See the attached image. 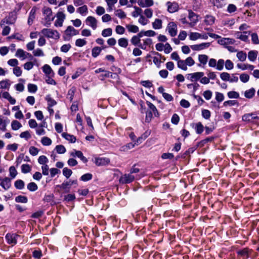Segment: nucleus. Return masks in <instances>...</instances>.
<instances>
[{
    "mask_svg": "<svg viewBox=\"0 0 259 259\" xmlns=\"http://www.w3.org/2000/svg\"><path fill=\"white\" fill-rule=\"evenodd\" d=\"M195 64V61L191 57H187L185 60H182L178 63V67L183 70L186 71L187 66H192Z\"/></svg>",
    "mask_w": 259,
    "mask_h": 259,
    "instance_id": "nucleus-1",
    "label": "nucleus"
},
{
    "mask_svg": "<svg viewBox=\"0 0 259 259\" xmlns=\"http://www.w3.org/2000/svg\"><path fill=\"white\" fill-rule=\"evenodd\" d=\"M41 33L46 37L54 39H58L60 37L59 32L51 29L44 28L41 31Z\"/></svg>",
    "mask_w": 259,
    "mask_h": 259,
    "instance_id": "nucleus-2",
    "label": "nucleus"
},
{
    "mask_svg": "<svg viewBox=\"0 0 259 259\" xmlns=\"http://www.w3.org/2000/svg\"><path fill=\"white\" fill-rule=\"evenodd\" d=\"M16 21V16L14 14L10 15L8 17L3 19L0 23V26L3 27L5 25L14 24Z\"/></svg>",
    "mask_w": 259,
    "mask_h": 259,
    "instance_id": "nucleus-3",
    "label": "nucleus"
},
{
    "mask_svg": "<svg viewBox=\"0 0 259 259\" xmlns=\"http://www.w3.org/2000/svg\"><path fill=\"white\" fill-rule=\"evenodd\" d=\"M204 73L202 72H196L192 73H189L187 75V79L192 82H196L203 76Z\"/></svg>",
    "mask_w": 259,
    "mask_h": 259,
    "instance_id": "nucleus-4",
    "label": "nucleus"
},
{
    "mask_svg": "<svg viewBox=\"0 0 259 259\" xmlns=\"http://www.w3.org/2000/svg\"><path fill=\"white\" fill-rule=\"evenodd\" d=\"M242 119L245 122H252L255 120L259 119V117L254 113H249L243 115L242 117Z\"/></svg>",
    "mask_w": 259,
    "mask_h": 259,
    "instance_id": "nucleus-5",
    "label": "nucleus"
},
{
    "mask_svg": "<svg viewBox=\"0 0 259 259\" xmlns=\"http://www.w3.org/2000/svg\"><path fill=\"white\" fill-rule=\"evenodd\" d=\"M85 21L87 25L91 27L93 30L97 29L98 21L94 17L91 16H88Z\"/></svg>",
    "mask_w": 259,
    "mask_h": 259,
    "instance_id": "nucleus-6",
    "label": "nucleus"
},
{
    "mask_svg": "<svg viewBox=\"0 0 259 259\" xmlns=\"http://www.w3.org/2000/svg\"><path fill=\"white\" fill-rule=\"evenodd\" d=\"M166 30L170 35L172 37L175 36L177 34V25L174 22H169L167 26Z\"/></svg>",
    "mask_w": 259,
    "mask_h": 259,
    "instance_id": "nucleus-7",
    "label": "nucleus"
},
{
    "mask_svg": "<svg viewBox=\"0 0 259 259\" xmlns=\"http://www.w3.org/2000/svg\"><path fill=\"white\" fill-rule=\"evenodd\" d=\"M78 34V31L71 26H68L65 31V34L67 38H69L71 36L77 35Z\"/></svg>",
    "mask_w": 259,
    "mask_h": 259,
    "instance_id": "nucleus-8",
    "label": "nucleus"
},
{
    "mask_svg": "<svg viewBox=\"0 0 259 259\" xmlns=\"http://www.w3.org/2000/svg\"><path fill=\"white\" fill-rule=\"evenodd\" d=\"M134 179L135 177L132 174H125L120 177L119 182L122 184H127L131 183Z\"/></svg>",
    "mask_w": 259,
    "mask_h": 259,
    "instance_id": "nucleus-9",
    "label": "nucleus"
},
{
    "mask_svg": "<svg viewBox=\"0 0 259 259\" xmlns=\"http://www.w3.org/2000/svg\"><path fill=\"white\" fill-rule=\"evenodd\" d=\"M210 45V42H203L198 45L191 46V48L194 51H201L208 48Z\"/></svg>",
    "mask_w": 259,
    "mask_h": 259,
    "instance_id": "nucleus-10",
    "label": "nucleus"
},
{
    "mask_svg": "<svg viewBox=\"0 0 259 259\" xmlns=\"http://www.w3.org/2000/svg\"><path fill=\"white\" fill-rule=\"evenodd\" d=\"M188 18L190 20L189 24L191 27H193L198 22V16L192 11H189Z\"/></svg>",
    "mask_w": 259,
    "mask_h": 259,
    "instance_id": "nucleus-11",
    "label": "nucleus"
},
{
    "mask_svg": "<svg viewBox=\"0 0 259 259\" xmlns=\"http://www.w3.org/2000/svg\"><path fill=\"white\" fill-rule=\"evenodd\" d=\"M250 34V32L247 31H244L243 32H236L235 33L236 38L244 41H246L248 40V36Z\"/></svg>",
    "mask_w": 259,
    "mask_h": 259,
    "instance_id": "nucleus-12",
    "label": "nucleus"
},
{
    "mask_svg": "<svg viewBox=\"0 0 259 259\" xmlns=\"http://www.w3.org/2000/svg\"><path fill=\"white\" fill-rule=\"evenodd\" d=\"M19 236L16 234H7L6 239L9 244L15 245L17 243V240Z\"/></svg>",
    "mask_w": 259,
    "mask_h": 259,
    "instance_id": "nucleus-13",
    "label": "nucleus"
},
{
    "mask_svg": "<svg viewBox=\"0 0 259 259\" xmlns=\"http://www.w3.org/2000/svg\"><path fill=\"white\" fill-rule=\"evenodd\" d=\"M218 43L223 46H228L229 45H233L235 43V41L233 38H221L218 41Z\"/></svg>",
    "mask_w": 259,
    "mask_h": 259,
    "instance_id": "nucleus-14",
    "label": "nucleus"
},
{
    "mask_svg": "<svg viewBox=\"0 0 259 259\" xmlns=\"http://www.w3.org/2000/svg\"><path fill=\"white\" fill-rule=\"evenodd\" d=\"M166 6L167 7V11L169 13H174L177 11L179 9V5L176 2H168L166 3Z\"/></svg>",
    "mask_w": 259,
    "mask_h": 259,
    "instance_id": "nucleus-15",
    "label": "nucleus"
},
{
    "mask_svg": "<svg viewBox=\"0 0 259 259\" xmlns=\"http://www.w3.org/2000/svg\"><path fill=\"white\" fill-rule=\"evenodd\" d=\"M109 162L110 159L108 158H96L95 159V163L98 166L106 165L108 164Z\"/></svg>",
    "mask_w": 259,
    "mask_h": 259,
    "instance_id": "nucleus-16",
    "label": "nucleus"
},
{
    "mask_svg": "<svg viewBox=\"0 0 259 259\" xmlns=\"http://www.w3.org/2000/svg\"><path fill=\"white\" fill-rule=\"evenodd\" d=\"M65 16L62 12H59L57 15V20L55 22V25L56 26L61 27L63 25V22L65 19Z\"/></svg>",
    "mask_w": 259,
    "mask_h": 259,
    "instance_id": "nucleus-17",
    "label": "nucleus"
},
{
    "mask_svg": "<svg viewBox=\"0 0 259 259\" xmlns=\"http://www.w3.org/2000/svg\"><path fill=\"white\" fill-rule=\"evenodd\" d=\"M70 156L72 157H77L79 158L83 162H87V159L83 155V153L80 151L73 150L70 153Z\"/></svg>",
    "mask_w": 259,
    "mask_h": 259,
    "instance_id": "nucleus-18",
    "label": "nucleus"
},
{
    "mask_svg": "<svg viewBox=\"0 0 259 259\" xmlns=\"http://www.w3.org/2000/svg\"><path fill=\"white\" fill-rule=\"evenodd\" d=\"M138 4L141 7H149L153 6V0H138Z\"/></svg>",
    "mask_w": 259,
    "mask_h": 259,
    "instance_id": "nucleus-19",
    "label": "nucleus"
},
{
    "mask_svg": "<svg viewBox=\"0 0 259 259\" xmlns=\"http://www.w3.org/2000/svg\"><path fill=\"white\" fill-rule=\"evenodd\" d=\"M0 185L5 190L8 189L11 186V180L8 178H5L1 181Z\"/></svg>",
    "mask_w": 259,
    "mask_h": 259,
    "instance_id": "nucleus-20",
    "label": "nucleus"
},
{
    "mask_svg": "<svg viewBox=\"0 0 259 259\" xmlns=\"http://www.w3.org/2000/svg\"><path fill=\"white\" fill-rule=\"evenodd\" d=\"M42 70L47 75L53 76L54 75V73L51 67L47 64L44 65L42 67Z\"/></svg>",
    "mask_w": 259,
    "mask_h": 259,
    "instance_id": "nucleus-21",
    "label": "nucleus"
},
{
    "mask_svg": "<svg viewBox=\"0 0 259 259\" xmlns=\"http://www.w3.org/2000/svg\"><path fill=\"white\" fill-rule=\"evenodd\" d=\"M36 10V9L35 8H33L29 13V16L28 19V23L29 25H31L33 22L35 18Z\"/></svg>",
    "mask_w": 259,
    "mask_h": 259,
    "instance_id": "nucleus-22",
    "label": "nucleus"
},
{
    "mask_svg": "<svg viewBox=\"0 0 259 259\" xmlns=\"http://www.w3.org/2000/svg\"><path fill=\"white\" fill-rule=\"evenodd\" d=\"M152 25L154 29H160L162 27V20L159 19H155Z\"/></svg>",
    "mask_w": 259,
    "mask_h": 259,
    "instance_id": "nucleus-23",
    "label": "nucleus"
},
{
    "mask_svg": "<svg viewBox=\"0 0 259 259\" xmlns=\"http://www.w3.org/2000/svg\"><path fill=\"white\" fill-rule=\"evenodd\" d=\"M147 104L149 108V109L151 110L150 111L152 112V113L154 114L155 116L158 117L159 116V113L156 108V107L151 102L149 101H147Z\"/></svg>",
    "mask_w": 259,
    "mask_h": 259,
    "instance_id": "nucleus-24",
    "label": "nucleus"
},
{
    "mask_svg": "<svg viewBox=\"0 0 259 259\" xmlns=\"http://www.w3.org/2000/svg\"><path fill=\"white\" fill-rule=\"evenodd\" d=\"M156 56L153 57V63L158 67H160V64L162 62L161 59L162 58L161 55L158 53H156Z\"/></svg>",
    "mask_w": 259,
    "mask_h": 259,
    "instance_id": "nucleus-25",
    "label": "nucleus"
},
{
    "mask_svg": "<svg viewBox=\"0 0 259 259\" xmlns=\"http://www.w3.org/2000/svg\"><path fill=\"white\" fill-rule=\"evenodd\" d=\"M207 25H212L215 22V18L211 15H206L204 20Z\"/></svg>",
    "mask_w": 259,
    "mask_h": 259,
    "instance_id": "nucleus-26",
    "label": "nucleus"
},
{
    "mask_svg": "<svg viewBox=\"0 0 259 259\" xmlns=\"http://www.w3.org/2000/svg\"><path fill=\"white\" fill-rule=\"evenodd\" d=\"M77 12L82 16H85L88 13V8L86 5H83L77 9Z\"/></svg>",
    "mask_w": 259,
    "mask_h": 259,
    "instance_id": "nucleus-27",
    "label": "nucleus"
},
{
    "mask_svg": "<svg viewBox=\"0 0 259 259\" xmlns=\"http://www.w3.org/2000/svg\"><path fill=\"white\" fill-rule=\"evenodd\" d=\"M62 136L71 143H74L76 141V138L74 136L67 133H63Z\"/></svg>",
    "mask_w": 259,
    "mask_h": 259,
    "instance_id": "nucleus-28",
    "label": "nucleus"
},
{
    "mask_svg": "<svg viewBox=\"0 0 259 259\" xmlns=\"http://www.w3.org/2000/svg\"><path fill=\"white\" fill-rule=\"evenodd\" d=\"M214 6L218 8H221L226 4V0H211Z\"/></svg>",
    "mask_w": 259,
    "mask_h": 259,
    "instance_id": "nucleus-29",
    "label": "nucleus"
},
{
    "mask_svg": "<svg viewBox=\"0 0 259 259\" xmlns=\"http://www.w3.org/2000/svg\"><path fill=\"white\" fill-rule=\"evenodd\" d=\"M198 60L200 64L204 65H205L208 59V57L207 55L202 54V55H199L198 57Z\"/></svg>",
    "mask_w": 259,
    "mask_h": 259,
    "instance_id": "nucleus-30",
    "label": "nucleus"
},
{
    "mask_svg": "<svg viewBox=\"0 0 259 259\" xmlns=\"http://www.w3.org/2000/svg\"><path fill=\"white\" fill-rule=\"evenodd\" d=\"M11 127L13 130L17 131L22 127V124L18 121L14 120L11 122Z\"/></svg>",
    "mask_w": 259,
    "mask_h": 259,
    "instance_id": "nucleus-31",
    "label": "nucleus"
},
{
    "mask_svg": "<svg viewBox=\"0 0 259 259\" xmlns=\"http://www.w3.org/2000/svg\"><path fill=\"white\" fill-rule=\"evenodd\" d=\"M135 145V143H130L121 147L120 150L121 151L126 152L130 149L133 148Z\"/></svg>",
    "mask_w": 259,
    "mask_h": 259,
    "instance_id": "nucleus-32",
    "label": "nucleus"
},
{
    "mask_svg": "<svg viewBox=\"0 0 259 259\" xmlns=\"http://www.w3.org/2000/svg\"><path fill=\"white\" fill-rule=\"evenodd\" d=\"M41 143L44 146H48L52 144V141L48 137H43L41 139Z\"/></svg>",
    "mask_w": 259,
    "mask_h": 259,
    "instance_id": "nucleus-33",
    "label": "nucleus"
},
{
    "mask_svg": "<svg viewBox=\"0 0 259 259\" xmlns=\"http://www.w3.org/2000/svg\"><path fill=\"white\" fill-rule=\"evenodd\" d=\"M118 45L122 48H126L128 46V40L125 38H120L118 40Z\"/></svg>",
    "mask_w": 259,
    "mask_h": 259,
    "instance_id": "nucleus-34",
    "label": "nucleus"
},
{
    "mask_svg": "<svg viewBox=\"0 0 259 259\" xmlns=\"http://www.w3.org/2000/svg\"><path fill=\"white\" fill-rule=\"evenodd\" d=\"M257 52L254 51H250L248 52V58L251 61H254L256 59Z\"/></svg>",
    "mask_w": 259,
    "mask_h": 259,
    "instance_id": "nucleus-35",
    "label": "nucleus"
},
{
    "mask_svg": "<svg viewBox=\"0 0 259 259\" xmlns=\"http://www.w3.org/2000/svg\"><path fill=\"white\" fill-rule=\"evenodd\" d=\"M126 27L130 32L137 33L139 30V27L136 25H127Z\"/></svg>",
    "mask_w": 259,
    "mask_h": 259,
    "instance_id": "nucleus-36",
    "label": "nucleus"
},
{
    "mask_svg": "<svg viewBox=\"0 0 259 259\" xmlns=\"http://www.w3.org/2000/svg\"><path fill=\"white\" fill-rule=\"evenodd\" d=\"M238 253L239 255H240L241 257H242L244 258H247L248 257V250L247 248H244L242 250H239L238 251Z\"/></svg>",
    "mask_w": 259,
    "mask_h": 259,
    "instance_id": "nucleus-37",
    "label": "nucleus"
},
{
    "mask_svg": "<svg viewBox=\"0 0 259 259\" xmlns=\"http://www.w3.org/2000/svg\"><path fill=\"white\" fill-rule=\"evenodd\" d=\"M87 42L84 38H78L75 40V46L78 47H82L87 44Z\"/></svg>",
    "mask_w": 259,
    "mask_h": 259,
    "instance_id": "nucleus-38",
    "label": "nucleus"
},
{
    "mask_svg": "<svg viewBox=\"0 0 259 259\" xmlns=\"http://www.w3.org/2000/svg\"><path fill=\"white\" fill-rule=\"evenodd\" d=\"M107 6L108 7V10L111 12L113 10V7L117 3V0H106Z\"/></svg>",
    "mask_w": 259,
    "mask_h": 259,
    "instance_id": "nucleus-39",
    "label": "nucleus"
},
{
    "mask_svg": "<svg viewBox=\"0 0 259 259\" xmlns=\"http://www.w3.org/2000/svg\"><path fill=\"white\" fill-rule=\"evenodd\" d=\"M15 56L19 58H22L24 59L26 58V52L22 49H19L17 50Z\"/></svg>",
    "mask_w": 259,
    "mask_h": 259,
    "instance_id": "nucleus-40",
    "label": "nucleus"
},
{
    "mask_svg": "<svg viewBox=\"0 0 259 259\" xmlns=\"http://www.w3.org/2000/svg\"><path fill=\"white\" fill-rule=\"evenodd\" d=\"M236 56L238 59L242 62L244 61L246 59V54L243 51L238 52Z\"/></svg>",
    "mask_w": 259,
    "mask_h": 259,
    "instance_id": "nucleus-41",
    "label": "nucleus"
},
{
    "mask_svg": "<svg viewBox=\"0 0 259 259\" xmlns=\"http://www.w3.org/2000/svg\"><path fill=\"white\" fill-rule=\"evenodd\" d=\"M255 90L253 88L247 90L245 92L244 96L246 98H251L254 95Z\"/></svg>",
    "mask_w": 259,
    "mask_h": 259,
    "instance_id": "nucleus-42",
    "label": "nucleus"
},
{
    "mask_svg": "<svg viewBox=\"0 0 259 259\" xmlns=\"http://www.w3.org/2000/svg\"><path fill=\"white\" fill-rule=\"evenodd\" d=\"M112 34V30L110 28L104 29L102 31V35L103 37L110 36Z\"/></svg>",
    "mask_w": 259,
    "mask_h": 259,
    "instance_id": "nucleus-43",
    "label": "nucleus"
},
{
    "mask_svg": "<svg viewBox=\"0 0 259 259\" xmlns=\"http://www.w3.org/2000/svg\"><path fill=\"white\" fill-rule=\"evenodd\" d=\"M15 201L17 202L26 203L28 201V199L26 196L19 195L15 198Z\"/></svg>",
    "mask_w": 259,
    "mask_h": 259,
    "instance_id": "nucleus-44",
    "label": "nucleus"
},
{
    "mask_svg": "<svg viewBox=\"0 0 259 259\" xmlns=\"http://www.w3.org/2000/svg\"><path fill=\"white\" fill-rule=\"evenodd\" d=\"M195 130L198 134H200L203 131L204 126L201 122H198L196 124Z\"/></svg>",
    "mask_w": 259,
    "mask_h": 259,
    "instance_id": "nucleus-45",
    "label": "nucleus"
},
{
    "mask_svg": "<svg viewBox=\"0 0 259 259\" xmlns=\"http://www.w3.org/2000/svg\"><path fill=\"white\" fill-rule=\"evenodd\" d=\"M101 49L99 47H94L92 49V55L93 57L95 58L97 57L100 54V52H101Z\"/></svg>",
    "mask_w": 259,
    "mask_h": 259,
    "instance_id": "nucleus-46",
    "label": "nucleus"
},
{
    "mask_svg": "<svg viewBox=\"0 0 259 259\" xmlns=\"http://www.w3.org/2000/svg\"><path fill=\"white\" fill-rule=\"evenodd\" d=\"M75 91H76L75 88L72 87L68 92V94H67L68 98L70 100V101H72L73 99V97H74V95Z\"/></svg>",
    "mask_w": 259,
    "mask_h": 259,
    "instance_id": "nucleus-47",
    "label": "nucleus"
},
{
    "mask_svg": "<svg viewBox=\"0 0 259 259\" xmlns=\"http://www.w3.org/2000/svg\"><path fill=\"white\" fill-rule=\"evenodd\" d=\"M189 35V39L191 40L200 39V33L198 32H190Z\"/></svg>",
    "mask_w": 259,
    "mask_h": 259,
    "instance_id": "nucleus-48",
    "label": "nucleus"
},
{
    "mask_svg": "<svg viewBox=\"0 0 259 259\" xmlns=\"http://www.w3.org/2000/svg\"><path fill=\"white\" fill-rule=\"evenodd\" d=\"M57 152L59 154H63L65 153L66 150L65 147L62 145H57L55 147Z\"/></svg>",
    "mask_w": 259,
    "mask_h": 259,
    "instance_id": "nucleus-49",
    "label": "nucleus"
},
{
    "mask_svg": "<svg viewBox=\"0 0 259 259\" xmlns=\"http://www.w3.org/2000/svg\"><path fill=\"white\" fill-rule=\"evenodd\" d=\"M24 183L21 180H18L15 182V186L17 189H22L24 187Z\"/></svg>",
    "mask_w": 259,
    "mask_h": 259,
    "instance_id": "nucleus-50",
    "label": "nucleus"
},
{
    "mask_svg": "<svg viewBox=\"0 0 259 259\" xmlns=\"http://www.w3.org/2000/svg\"><path fill=\"white\" fill-rule=\"evenodd\" d=\"M10 86L9 80H4L0 81V89H8Z\"/></svg>",
    "mask_w": 259,
    "mask_h": 259,
    "instance_id": "nucleus-51",
    "label": "nucleus"
},
{
    "mask_svg": "<svg viewBox=\"0 0 259 259\" xmlns=\"http://www.w3.org/2000/svg\"><path fill=\"white\" fill-rule=\"evenodd\" d=\"M48 158L45 155L40 156L38 159V162L40 164H46L48 162Z\"/></svg>",
    "mask_w": 259,
    "mask_h": 259,
    "instance_id": "nucleus-52",
    "label": "nucleus"
},
{
    "mask_svg": "<svg viewBox=\"0 0 259 259\" xmlns=\"http://www.w3.org/2000/svg\"><path fill=\"white\" fill-rule=\"evenodd\" d=\"M27 189L30 191H35L37 190L38 187L34 182H31L27 185Z\"/></svg>",
    "mask_w": 259,
    "mask_h": 259,
    "instance_id": "nucleus-53",
    "label": "nucleus"
},
{
    "mask_svg": "<svg viewBox=\"0 0 259 259\" xmlns=\"http://www.w3.org/2000/svg\"><path fill=\"white\" fill-rule=\"evenodd\" d=\"M63 175L66 178H69L72 175V171L67 167H64L63 169Z\"/></svg>",
    "mask_w": 259,
    "mask_h": 259,
    "instance_id": "nucleus-54",
    "label": "nucleus"
},
{
    "mask_svg": "<svg viewBox=\"0 0 259 259\" xmlns=\"http://www.w3.org/2000/svg\"><path fill=\"white\" fill-rule=\"evenodd\" d=\"M22 172L24 174H26L30 171L31 167L29 164H25L21 166Z\"/></svg>",
    "mask_w": 259,
    "mask_h": 259,
    "instance_id": "nucleus-55",
    "label": "nucleus"
},
{
    "mask_svg": "<svg viewBox=\"0 0 259 259\" xmlns=\"http://www.w3.org/2000/svg\"><path fill=\"white\" fill-rule=\"evenodd\" d=\"M43 13L46 15L47 18L50 19V16L52 15V10L48 7H44L43 9Z\"/></svg>",
    "mask_w": 259,
    "mask_h": 259,
    "instance_id": "nucleus-56",
    "label": "nucleus"
},
{
    "mask_svg": "<svg viewBox=\"0 0 259 259\" xmlns=\"http://www.w3.org/2000/svg\"><path fill=\"white\" fill-rule=\"evenodd\" d=\"M2 27L3 28L2 34L4 36L8 35L10 32L11 28L9 26H7L6 25H4Z\"/></svg>",
    "mask_w": 259,
    "mask_h": 259,
    "instance_id": "nucleus-57",
    "label": "nucleus"
},
{
    "mask_svg": "<svg viewBox=\"0 0 259 259\" xmlns=\"http://www.w3.org/2000/svg\"><path fill=\"white\" fill-rule=\"evenodd\" d=\"M224 61L223 59H219L217 62L216 68L218 70H222L224 68Z\"/></svg>",
    "mask_w": 259,
    "mask_h": 259,
    "instance_id": "nucleus-58",
    "label": "nucleus"
},
{
    "mask_svg": "<svg viewBox=\"0 0 259 259\" xmlns=\"http://www.w3.org/2000/svg\"><path fill=\"white\" fill-rule=\"evenodd\" d=\"M92 178V175L90 173H87V174L83 175L81 177L80 180L82 181L85 182V181H88L91 180Z\"/></svg>",
    "mask_w": 259,
    "mask_h": 259,
    "instance_id": "nucleus-59",
    "label": "nucleus"
},
{
    "mask_svg": "<svg viewBox=\"0 0 259 259\" xmlns=\"http://www.w3.org/2000/svg\"><path fill=\"white\" fill-rule=\"evenodd\" d=\"M29 151L32 156H36L38 154L39 150L34 146H31L29 148Z\"/></svg>",
    "mask_w": 259,
    "mask_h": 259,
    "instance_id": "nucleus-60",
    "label": "nucleus"
},
{
    "mask_svg": "<svg viewBox=\"0 0 259 259\" xmlns=\"http://www.w3.org/2000/svg\"><path fill=\"white\" fill-rule=\"evenodd\" d=\"M37 90V87L35 84L29 83L28 84V90L30 93H35Z\"/></svg>",
    "mask_w": 259,
    "mask_h": 259,
    "instance_id": "nucleus-61",
    "label": "nucleus"
},
{
    "mask_svg": "<svg viewBox=\"0 0 259 259\" xmlns=\"http://www.w3.org/2000/svg\"><path fill=\"white\" fill-rule=\"evenodd\" d=\"M96 13L98 15L101 16L105 13V10L102 6H98L96 10Z\"/></svg>",
    "mask_w": 259,
    "mask_h": 259,
    "instance_id": "nucleus-62",
    "label": "nucleus"
},
{
    "mask_svg": "<svg viewBox=\"0 0 259 259\" xmlns=\"http://www.w3.org/2000/svg\"><path fill=\"white\" fill-rule=\"evenodd\" d=\"M140 38L137 35L133 36L131 38V41L134 46H137L140 42Z\"/></svg>",
    "mask_w": 259,
    "mask_h": 259,
    "instance_id": "nucleus-63",
    "label": "nucleus"
},
{
    "mask_svg": "<svg viewBox=\"0 0 259 259\" xmlns=\"http://www.w3.org/2000/svg\"><path fill=\"white\" fill-rule=\"evenodd\" d=\"M251 40L254 44H259V39L257 34L256 33H253L251 34Z\"/></svg>",
    "mask_w": 259,
    "mask_h": 259,
    "instance_id": "nucleus-64",
    "label": "nucleus"
}]
</instances>
